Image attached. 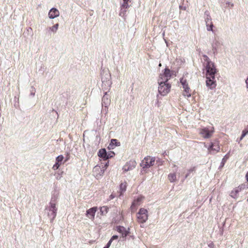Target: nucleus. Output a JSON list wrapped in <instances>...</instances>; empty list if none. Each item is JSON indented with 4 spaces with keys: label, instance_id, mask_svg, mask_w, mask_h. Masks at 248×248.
<instances>
[{
    "label": "nucleus",
    "instance_id": "f257e3e1",
    "mask_svg": "<svg viewBox=\"0 0 248 248\" xmlns=\"http://www.w3.org/2000/svg\"><path fill=\"white\" fill-rule=\"evenodd\" d=\"M203 58L206 62L203 64L206 70V85L210 89H213L216 86L215 75L217 73V71L214 63L210 61L207 56L203 55Z\"/></svg>",
    "mask_w": 248,
    "mask_h": 248
},
{
    "label": "nucleus",
    "instance_id": "f03ea898",
    "mask_svg": "<svg viewBox=\"0 0 248 248\" xmlns=\"http://www.w3.org/2000/svg\"><path fill=\"white\" fill-rule=\"evenodd\" d=\"M148 218V211L147 209L140 208L137 214V221L140 223H144Z\"/></svg>",
    "mask_w": 248,
    "mask_h": 248
},
{
    "label": "nucleus",
    "instance_id": "7ed1b4c3",
    "mask_svg": "<svg viewBox=\"0 0 248 248\" xmlns=\"http://www.w3.org/2000/svg\"><path fill=\"white\" fill-rule=\"evenodd\" d=\"M158 83L159 84V86L158 87V92L160 94L163 96L167 94L170 91L171 85L170 84L163 81H158Z\"/></svg>",
    "mask_w": 248,
    "mask_h": 248
},
{
    "label": "nucleus",
    "instance_id": "20e7f679",
    "mask_svg": "<svg viewBox=\"0 0 248 248\" xmlns=\"http://www.w3.org/2000/svg\"><path fill=\"white\" fill-rule=\"evenodd\" d=\"M180 82L183 86V88L184 89L183 93V95L187 97L191 96V91L188 86L186 79L184 77H182L180 79Z\"/></svg>",
    "mask_w": 248,
    "mask_h": 248
},
{
    "label": "nucleus",
    "instance_id": "39448f33",
    "mask_svg": "<svg viewBox=\"0 0 248 248\" xmlns=\"http://www.w3.org/2000/svg\"><path fill=\"white\" fill-rule=\"evenodd\" d=\"M155 162V158L148 156L145 157L141 161L140 164L141 167L143 169L149 168L153 166Z\"/></svg>",
    "mask_w": 248,
    "mask_h": 248
},
{
    "label": "nucleus",
    "instance_id": "423d86ee",
    "mask_svg": "<svg viewBox=\"0 0 248 248\" xmlns=\"http://www.w3.org/2000/svg\"><path fill=\"white\" fill-rule=\"evenodd\" d=\"M214 131L213 127H212L211 129L205 127L200 129L199 134L203 138L207 139L212 137Z\"/></svg>",
    "mask_w": 248,
    "mask_h": 248
},
{
    "label": "nucleus",
    "instance_id": "0eeeda50",
    "mask_svg": "<svg viewBox=\"0 0 248 248\" xmlns=\"http://www.w3.org/2000/svg\"><path fill=\"white\" fill-rule=\"evenodd\" d=\"M144 199V196L140 195L133 201L130 207L132 212L136 211L138 207L142 203Z\"/></svg>",
    "mask_w": 248,
    "mask_h": 248
},
{
    "label": "nucleus",
    "instance_id": "6e6552de",
    "mask_svg": "<svg viewBox=\"0 0 248 248\" xmlns=\"http://www.w3.org/2000/svg\"><path fill=\"white\" fill-rule=\"evenodd\" d=\"M171 77L170 71L168 68H166L163 74H160L158 81H163L167 82L169 78Z\"/></svg>",
    "mask_w": 248,
    "mask_h": 248
},
{
    "label": "nucleus",
    "instance_id": "1a4fd4ad",
    "mask_svg": "<svg viewBox=\"0 0 248 248\" xmlns=\"http://www.w3.org/2000/svg\"><path fill=\"white\" fill-rule=\"evenodd\" d=\"M220 146L219 143L217 142L211 143V145L208 148V151L210 154H213L219 152Z\"/></svg>",
    "mask_w": 248,
    "mask_h": 248
},
{
    "label": "nucleus",
    "instance_id": "9d476101",
    "mask_svg": "<svg viewBox=\"0 0 248 248\" xmlns=\"http://www.w3.org/2000/svg\"><path fill=\"white\" fill-rule=\"evenodd\" d=\"M97 210V207H93L87 210L86 211L87 217L92 220H93L94 219L95 214Z\"/></svg>",
    "mask_w": 248,
    "mask_h": 248
},
{
    "label": "nucleus",
    "instance_id": "9b49d317",
    "mask_svg": "<svg viewBox=\"0 0 248 248\" xmlns=\"http://www.w3.org/2000/svg\"><path fill=\"white\" fill-rule=\"evenodd\" d=\"M245 186L242 185L239 186L237 187L234 188L233 190H232L230 193V196L233 198H236L237 197L238 193L240 192L242 189L244 188Z\"/></svg>",
    "mask_w": 248,
    "mask_h": 248
},
{
    "label": "nucleus",
    "instance_id": "f8f14e48",
    "mask_svg": "<svg viewBox=\"0 0 248 248\" xmlns=\"http://www.w3.org/2000/svg\"><path fill=\"white\" fill-rule=\"evenodd\" d=\"M59 11L55 8H52L48 13V16L51 19L58 17L59 16Z\"/></svg>",
    "mask_w": 248,
    "mask_h": 248
},
{
    "label": "nucleus",
    "instance_id": "ddd939ff",
    "mask_svg": "<svg viewBox=\"0 0 248 248\" xmlns=\"http://www.w3.org/2000/svg\"><path fill=\"white\" fill-rule=\"evenodd\" d=\"M117 231L122 234V236L123 237H126L129 233V232L124 227L121 226L117 227Z\"/></svg>",
    "mask_w": 248,
    "mask_h": 248
},
{
    "label": "nucleus",
    "instance_id": "4468645a",
    "mask_svg": "<svg viewBox=\"0 0 248 248\" xmlns=\"http://www.w3.org/2000/svg\"><path fill=\"white\" fill-rule=\"evenodd\" d=\"M127 187V183L124 181V182L121 183L119 186V191L120 193L119 196L120 197L123 195V193L126 191Z\"/></svg>",
    "mask_w": 248,
    "mask_h": 248
},
{
    "label": "nucleus",
    "instance_id": "2eb2a0df",
    "mask_svg": "<svg viewBox=\"0 0 248 248\" xmlns=\"http://www.w3.org/2000/svg\"><path fill=\"white\" fill-rule=\"evenodd\" d=\"M98 155L99 157L106 160L108 158V156L107 155L106 151L105 149H100L98 153Z\"/></svg>",
    "mask_w": 248,
    "mask_h": 248
},
{
    "label": "nucleus",
    "instance_id": "dca6fc26",
    "mask_svg": "<svg viewBox=\"0 0 248 248\" xmlns=\"http://www.w3.org/2000/svg\"><path fill=\"white\" fill-rule=\"evenodd\" d=\"M168 179L171 183L174 182L177 180L176 173L175 172L170 173L168 176Z\"/></svg>",
    "mask_w": 248,
    "mask_h": 248
},
{
    "label": "nucleus",
    "instance_id": "f3484780",
    "mask_svg": "<svg viewBox=\"0 0 248 248\" xmlns=\"http://www.w3.org/2000/svg\"><path fill=\"white\" fill-rule=\"evenodd\" d=\"M49 210L52 212V215L53 216V217H55L56 216V212L57 209L56 207L55 203H53L52 202L50 203Z\"/></svg>",
    "mask_w": 248,
    "mask_h": 248
},
{
    "label": "nucleus",
    "instance_id": "a211bd4d",
    "mask_svg": "<svg viewBox=\"0 0 248 248\" xmlns=\"http://www.w3.org/2000/svg\"><path fill=\"white\" fill-rule=\"evenodd\" d=\"M120 145V143L117 141V140L116 139H112L111 140V142L109 144L112 148L113 146H119Z\"/></svg>",
    "mask_w": 248,
    "mask_h": 248
},
{
    "label": "nucleus",
    "instance_id": "6ab92c4d",
    "mask_svg": "<svg viewBox=\"0 0 248 248\" xmlns=\"http://www.w3.org/2000/svg\"><path fill=\"white\" fill-rule=\"evenodd\" d=\"M108 208L106 206L101 207L100 208V212L102 215H105L108 212Z\"/></svg>",
    "mask_w": 248,
    "mask_h": 248
},
{
    "label": "nucleus",
    "instance_id": "aec40b11",
    "mask_svg": "<svg viewBox=\"0 0 248 248\" xmlns=\"http://www.w3.org/2000/svg\"><path fill=\"white\" fill-rule=\"evenodd\" d=\"M59 27V24L57 23L51 27L49 28V30L53 32H56Z\"/></svg>",
    "mask_w": 248,
    "mask_h": 248
},
{
    "label": "nucleus",
    "instance_id": "412c9836",
    "mask_svg": "<svg viewBox=\"0 0 248 248\" xmlns=\"http://www.w3.org/2000/svg\"><path fill=\"white\" fill-rule=\"evenodd\" d=\"M248 133V126L242 131V134L240 138L241 140Z\"/></svg>",
    "mask_w": 248,
    "mask_h": 248
},
{
    "label": "nucleus",
    "instance_id": "4be33fe9",
    "mask_svg": "<svg viewBox=\"0 0 248 248\" xmlns=\"http://www.w3.org/2000/svg\"><path fill=\"white\" fill-rule=\"evenodd\" d=\"M63 159H64L63 156L62 155H60L56 157V162H57L59 163H61V162L62 161Z\"/></svg>",
    "mask_w": 248,
    "mask_h": 248
},
{
    "label": "nucleus",
    "instance_id": "5701e85b",
    "mask_svg": "<svg viewBox=\"0 0 248 248\" xmlns=\"http://www.w3.org/2000/svg\"><path fill=\"white\" fill-rule=\"evenodd\" d=\"M206 26H207V30L208 31H213V24L212 22H211V24H208V21H206Z\"/></svg>",
    "mask_w": 248,
    "mask_h": 248
},
{
    "label": "nucleus",
    "instance_id": "b1692460",
    "mask_svg": "<svg viewBox=\"0 0 248 248\" xmlns=\"http://www.w3.org/2000/svg\"><path fill=\"white\" fill-rule=\"evenodd\" d=\"M132 169V167H130L129 163H127L123 167V170L124 171H127Z\"/></svg>",
    "mask_w": 248,
    "mask_h": 248
},
{
    "label": "nucleus",
    "instance_id": "393cba45",
    "mask_svg": "<svg viewBox=\"0 0 248 248\" xmlns=\"http://www.w3.org/2000/svg\"><path fill=\"white\" fill-rule=\"evenodd\" d=\"M61 163H59L56 162V163L53 165V166L52 167L53 170H56L58 169L59 168L60 166H61Z\"/></svg>",
    "mask_w": 248,
    "mask_h": 248
},
{
    "label": "nucleus",
    "instance_id": "a878e982",
    "mask_svg": "<svg viewBox=\"0 0 248 248\" xmlns=\"http://www.w3.org/2000/svg\"><path fill=\"white\" fill-rule=\"evenodd\" d=\"M122 6L124 8H127L129 6L128 2L126 0H124Z\"/></svg>",
    "mask_w": 248,
    "mask_h": 248
},
{
    "label": "nucleus",
    "instance_id": "bb28decb",
    "mask_svg": "<svg viewBox=\"0 0 248 248\" xmlns=\"http://www.w3.org/2000/svg\"><path fill=\"white\" fill-rule=\"evenodd\" d=\"M229 154H227L224 156V157L222 159V162H226L227 161V160L229 158Z\"/></svg>",
    "mask_w": 248,
    "mask_h": 248
},
{
    "label": "nucleus",
    "instance_id": "cd10ccee",
    "mask_svg": "<svg viewBox=\"0 0 248 248\" xmlns=\"http://www.w3.org/2000/svg\"><path fill=\"white\" fill-rule=\"evenodd\" d=\"M107 100V103L106 104H109V100L105 96H103V98H102V101L105 103V100Z\"/></svg>",
    "mask_w": 248,
    "mask_h": 248
},
{
    "label": "nucleus",
    "instance_id": "c85d7f7f",
    "mask_svg": "<svg viewBox=\"0 0 248 248\" xmlns=\"http://www.w3.org/2000/svg\"><path fill=\"white\" fill-rule=\"evenodd\" d=\"M118 238V236H117V235H113L111 238V239L109 240V241H111V242H112L113 240L117 239Z\"/></svg>",
    "mask_w": 248,
    "mask_h": 248
},
{
    "label": "nucleus",
    "instance_id": "c756f323",
    "mask_svg": "<svg viewBox=\"0 0 248 248\" xmlns=\"http://www.w3.org/2000/svg\"><path fill=\"white\" fill-rule=\"evenodd\" d=\"M111 243H112L111 241H109L106 247H107L108 248L110 247Z\"/></svg>",
    "mask_w": 248,
    "mask_h": 248
},
{
    "label": "nucleus",
    "instance_id": "7c9ffc66",
    "mask_svg": "<svg viewBox=\"0 0 248 248\" xmlns=\"http://www.w3.org/2000/svg\"><path fill=\"white\" fill-rule=\"evenodd\" d=\"M206 21H208V24H211V22H212L211 18H207L205 21L206 22Z\"/></svg>",
    "mask_w": 248,
    "mask_h": 248
},
{
    "label": "nucleus",
    "instance_id": "2f4dec72",
    "mask_svg": "<svg viewBox=\"0 0 248 248\" xmlns=\"http://www.w3.org/2000/svg\"><path fill=\"white\" fill-rule=\"evenodd\" d=\"M208 246L210 248H214V245L213 243H211V244L208 245Z\"/></svg>",
    "mask_w": 248,
    "mask_h": 248
},
{
    "label": "nucleus",
    "instance_id": "473e14b6",
    "mask_svg": "<svg viewBox=\"0 0 248 248\" xmlns=\"http://www.w3.org/2000/svg\"><path fill=\"white\" fill-rule=\"evenodd\" d=\"M114 197H115L114 195H113V194H111L109 196V199H110V200H112V199H114Z\"/></svg>",
    "mask_w": 248,
    "mask_h": 248
},
{
    "label": "nucleus",
    "instance_id": "72a5a7b5",
    "mask_svg": "<svg viewBox=\"0 0 248 248\" xmlns=\"http://www.w3.org/2000/svg\"><path fill=\"white\" fill-rule=\"evenodd\" d=\"M246 83L247 84V88H248V78H247V79L246 80Z\"/></svg>",
    "mask_w": 248,
    "mask_h": 248
},
{
    "label": "nucleus",
    "instance_id": "f704fd0d",
    "mask_svg": "<svg viewBox=\"0 0 248 248\" xmlns=\"http://www.w3.org/2000/svg\"><path fill=\"white\" fill-rule=\"evenodd\" d=\"M246 177L247 180L248 181V171L247 172V173L246 175Z\"/></svg>",
    "mask_w": 248,
    "mask_h": 248
},
{
    "label": "nucleus",
    "instance_id": "c9c22d12",
    "mask_svg": "<svg viewBox=\"0 0 248 248\" xmlns=\"http://www.w3.org/2000/svg\"><path fill=\"white\" fill-rule=\"evenodd\" d=\"M194 170H195V168H193L192 169L190 170L189 171H193Z\"/></svg>",
    "mask_w": 248,
    "mask_h": 248
},
{
    "label": "nucleus",
    "instance_id": "e433bc0d",
    "mask_svg": "<svg viewBox=\"0 0 248 248\" xmlns=\"http://www.w3.org/2000/svg\"><path fill=\"white\" fill-rule=\"evenodd\" d=\"M98 169L97 167H95L94 168V169H95V170H96V169Z\"/></svg>",
    "mask_w": 248,
    "mask_h": 248
},
{
    "label": "nucleus",
    "instance_id": "4c0bfd02",
    "mask_svg": "<svg viewBox=\"0 0 248 248\" xmlns=\"http://www.w3.org/2000/svg\"><path fill=\"white\" fill-rule=\"evenodd\" d=\"M68 159V158H67V159L65 160V161H64V162L67 161V160Z\"/></svg>",
    "mask_w": 248,
    "mask_h": 248
},
{
    "label": "nucleus",
    "instance_id": "58836bf2",
    "mask_svg": "<svg viewBox=\"0 0 248 248\" xmlns=\"http://www.w3.org/2000/svg\"><path fill=\"white\" fill-rule=\"evenodd\" d=\"M103 248H108L107 247H105Z\"/></svg>",
    "mask_w": 248,
    "mask_h": 248
}]
</instances>
